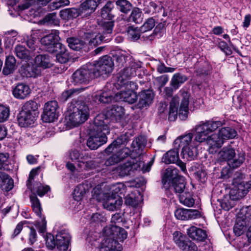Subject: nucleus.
<instances>
[{"label":"nucleus","mask_w":251,"mask_h":251,"mask_svg":"<svg viewBox=\"0 0 251 251\" xmlns=\"http://www.w3.org/2000/svg\"><path fill=\"white\" fill-rule=\"evenodd\" d=\"M114 7V3L112 1H109L105 4L101 11V16L103 19L108 20L112 19L113 16L111 12Z\"/></svg>","instance_id":"nucleus-44"},{"label":"nucleus","mask_w":251,"mask_h":251,"mask_svg":"<svg viewBox=\"0 0 251 251\" xmlns=\"http://www.w3.org/2000/svg\"><path fill=\"white\" fill-rule=\"evenodd\" d=\"M178 170L175 168L170 167L167 168L162 176V183L164 186L169 184L171 181L173 182L175 180L180 177L178 176Z\"/></svg>","instance_id":"nucleus-24"},{"label":"nucleus","mask_w":251,"mask_h":251,"mask_svg":"<svg viewBox=\"0 0 251 251\" xmlns=\"http://www.w3.org/2000/svg\"><path fill=\"white\" fill-rule=\"evenodd\" d=\"M237 132L234 129L230 127H225L219 130L218 136L223 145L224 140L233 139L237 136Z\"/></svg>","instance_id":"nucleus-30"},{"label":"nucleus","mask_w":251,"mask_h":251,"mask_svg":"<svg viewBox=\"0 0 251 251\" xmlns=\"http://www.w3.org/2000/svg\"><path fill=\"white\" fill-rule=\"evenodd\" d=\"M67 43L69 47L73 50H79L82 49L85 45V43L76 38L70 37L67 39Z\"/></svg>","instance_id":"nucleus-46"},{"label":"nucleus","mask_w":251,"mask_h":251,"mask_svg":"<svg viewBox=\"0 0 251 251\" xmlns=\"http://www.w3.org/2000/svg\"><path fill=\"white\" fill-rule=\"evenodd\" d=\"M172 184V186L170 188L171 190H173L176 193L181 194L184 193L186 182L183 177L176 178Z\"/></svg>","instance_id":"nucleus-38"},{"label":"nucleus","mask_w":251,"mask_h":251,"mask_svg":"<svg viewBox=\"0 0 251 251\" xmlns=\"http://www.w3.org/2000/svg\"><path fill=\"white\" fill-rule=\"evenodd\" d=\"M180 249L183 251H197L198 248L194 243L187 239L184 243L183 247H181Z\"/></svg>","instance_id":"nucleus-57"},{"label":"nucleus","mask_w":251,"mask_h":251,"mask_svg":"<svg viewBox=\"0 0 251 251\" xmlns=\"http://www.w3.org/2000/svg\"><path fill=\"white\" fill-rule=\"evenodd\" d=\"M108 120L103 115H98L90 126V136L87 146L92 150H97L107 141L106 135L109 133Z\"/></svg>","instance_id":"nucleus-3"},{"label":"nucleus","mask_w":251,"mask_h":251,"mask_svg":"<svg viewBox=\"0 0 251 251\" xmlns=\"http://www.w3.org/2000/svg\"><path fill=\"white\" fill-rule=\"evenodd\" d=\"M69 158L72 161H75L77 164L82 162L83 160H87L91 158V156L88 153L80 152L76 150H72L69 151Z\"/></svg>","instance_id":"nucleus-32"},{"label":"nucleus","mask_w":251,"mask_h":251,"mask_svg":"<svg viewBox=\"0 0 251 251\" xmlns=\"http://www.w3.org/2000/svg\"><path fill=\"white\" fill-rule=\"evenodd\" d=\"M19 72L23 77H36L40 75L41 70L37 68L34 65L30 66L25 64L21 67Z\"/></svg>","instance_id":"nucleus-25"},{"label":"nucleus","mask_w":251,"mask_h":251,"mask_svg":"<svg viewBox=\"0 0 251 251\" xmlns=\"http://www.w3.org/2000/svg\"><path fill=\"white\" fill-rule=\"evenodd\" d=\"M187 79V77L183 75L177 73L174 75L172 80L171 85L175 89H178L181 84L185 82Z\"/></svg>","instance_id":"nucleus-48"},{"label":"nucleus","mask_w":251,"mask_h":251,"mask_svg":"<svg viewBox=\"0 0 251 251\" xmlns=\"http://www.w3.org/2000/svg\"><path fill=\"white\" fill-rule=\"evenodd\" d=\"M30 200L33 212L41 219V222H37L36 226L40 233H45L46 230L47 222L44 216L42 215V208L39 200L35 194L30 196Z\"/></svg>","instance_id":"nucleus-14"},{"label":"nucleus","mask_w":251,"mask_h":251,"mask_svg":"<svg viewBox=\"0 0 251 251\" xmlns=\"http://www.w3.org/2000/svg\"><path fill=\"white\" fill-rule=\"evenodd\" d=\"M140 201L138 198L136 197L134 194H131L126 196L125 198V203L126 205L136 207L137 206Z\"/></svg>","instance_id":"nucleus-56"},{"label":"nucleus","mask_w":251,"mask_h":251,"mask_svg":"<svg viewBox=\"0 0 251 251\" xmlns=\"http://www.w3.org/2000/svg\"><path fill=\"white\" fill-rule=\"evenodd\" d=\"M0 187L5 191H9L13 187L12 179L5 173L0 172Z\"/></svg>","instance_id":"nucleus-33"},{"label":"nucleus","mask_w":251,"mask_h":251,"mask_svg":"<svg viewBox=\"0 0 251 251\" xmlns=\"http://www.w3.org/2000/svg\"><path fill=\"white\" fill-rule=\"evenodd\" d=\"M123 221V218L120 214L116 213L112 216L111 222L112 223L111 225L108 226H117L120 227V224Z\"/></svg>","instance_id":"nucleus-64"},{"label":"nucleus","mask_w":251,"mask_h":251,"mask_svg":"<svg viewBox=\"0 0 251 251\" xmlns=\"http://www.w3.org/2000/svg\"><path fill=\"white\" fill-rule=\"evenodd\" d=\"M173 238L174 242L180 249L183 247V245L187 240L186 236L179 231H175L173 234Z\"/></svg>","instance_id":"nucleus-54"},{"label":"nucleus","mask_w":251,"mask_h":251,"mask_svg":"<svg viewBox=\"0 0 251 251\" xmlns=\"http://www.w3.org/2000/svg\"><path fill=\"white\" fill-rule=\"evenodd\" d=\"M14 52L16 56L21 59L30 60L32 55L25 46L21 45L15 46Z\"/></svg>","instance_id":"nucleus-37"},{"label":"nucleus","mask_w":251,"mask_h":251,"mask_svg":"<svg viewBox=\"0 0 251 251\" xmlns=\"http://www.w3.org/2000/svg\"><path fill=\"white\" fill-rule=\"evenodd\" d=\"M249 223L247 222L236 219V223L234 225L233 231L237 236L241 235L246 230L247 226Z\"/></svg>","instance_id":"nucleus-50"},{"label":"nucleus","mask_w":251,"mask_h":251,"mask_svg":"<svg viewBox=\"0 0 251 251\" xmlns=\"http://www.w3.org/2000/svg\"><path fill=\"white\" fill-rule=\"evenodd\" d=\"M42 31L40 30H32L31 36L26 41L28 48L32 50H35L36 47L37 39L41 36Z\"/></svg>","instance_id":"nucleus-40"},{"label":"nucleus","mask_w":251,"mask_h":251,"mask_svg":"<svg viewBox=\"0 0 251 251\" xmlns=\"http://www.w3.org/2000/svg\"><path fill=\"white\" fill-rule=\"evenodd\" d=\"M138 97L139 102L138 106L140 108H142L149 105L153 99L152 93L148 90L140 92Z\"/></svg>","instance_id":"nucleus-31"},{"label":"nucleus","mask_w":251,"mask_h":251,"mask_svg":"<svg viewBox=\"0 0 251 251\" xmlns=\"http://www.w3.org/2000/svg\"><path fill=\"white\" fill-rule=\"evenodd\" d=\"M128 38L131 40H137L140 37L141 29L133 26H129L126 30Z\"/></svg>","instance_id":"nucleus-52"},{"label":"nucleus","mask_w":251,"mask_h":251,"mask_svg":"<svg viewBox=\"0 0 251 251\" xmlns=\"http://www.w3.org/2000/svg\"><path fill=\"white\" fill-rule=\"evenodd\" d=\"M91 221L92 223L101 224L106 222V218L100 213H95L92 215Z\"/></svg>","instance_id":"nucleus-63"},{"label":"nucleus","mask_w":251,"mask_h":251,"mask_svg":"<svg viewBox=\"0 0 251 251\" xmlns=\"http://www.w3.org/2000/svg\"><path fill=\"white\" fill-rule=\"evenodd\" d=\"M58 51L56 55L57 61L60 63H65L69 59V54L65 46L61 45V47L58 48Z\"/></svg>","instance_id":"nucleus-45"},{"label":"nucleus","mask_w":251,"mask_h":251,"mask_svg":"<svg viewBox=\"0 0 251 251\" xmlns=\"http://www.w3.org/2000/svg\"><path fill=\"white\" fill-rule=\"evenodd\" d=\"M187 233L190 238L199 241H203L207 237L205 230L194 226H191L187 228Z\"/></svg>","instance_id":"nucleus-27"},{"label":"nucleus","mask_w":251,"mask_h":251,"mask_svg":"<svg viewBox=\"0 0 251 251\" xmlns=\"http://www.w3.org/2000/svg\"><path fill=\"white\" fill-rule=\"evenodd\" d=\"M117 8L124 13H127L132 9L131 3L127 0H117L116 1Z\"/></svg>","instance_id":"nucleus-49"},{"label":"nucleus","mask_w":251,"mask_h":251,"mask_svg":"<svg viewBox=\"0 0 251 251\" xmlns=\"http://www.w3.org/2000/svg\"><path fill=\"white\" fill-rule=\"evenodd\" d=\"M131 163V167H132V171L143 170V171H149L150 167H149V169L147 168L144 170V162L139 158L138 160H132L129 161Z\"/></svg>","instance_id":"nucleus-55"},{"label":"nucleus","mask_w":251,"mask_h":251,"mask_svg":"<svg viewBox=\"0 0 251 251\" xmlns=\"http://www.w3.org/2000/svg\"><path fill=\"white\" fill-rule=\"evenodd\" d=\"M179 199L181 203L188 207L192 206L195 203L191 194L186 191L179 195Z\"/></svg>","instance_id":"nucleus-43"},{"label":"nucleus","mask_w":251,"mask_h":251,"mask_svg":"<svg viewBox=\"0 0 251 251\" xmlns=\"http://www.w3.org/2000/svg\"><path fill=\"white\" fill-rule=\"evenodd\" d=\"M113 23L112 21H106L99 25L98 28H94L88 30L84 33V37L89 42L90 46H96L100 44L104 40L105 36L110 35L113 30Z\"/></svg>","instance_id":"nucleus-7"},{"label":"nucleus","mask_w":251,"mask_h":251,"mask_svg":"<svg viewBox=\"0 0 251 251\" xmlns=\"http://www.w3.org/2000/svg\"><path fill=\"white\" fill-rule=\"evenodd\" d=\"M124 115V109L122 106L113 105L107 110L106 117L114 122H119L121 121Z\"/></svg>","instance_id":"nucleus-23"},{"label":"nucleus","mask_w":251,"mask_h":251,"mask_svg":"<svg viewBox=\"0 0 251 251\" xmlns=\"http://www.w3.org/2000/svg\"><path fill=\"white\" fill-rule=\"evenodd\" d=\"M229 199L230 200L225 198L220 202L221 207L226 211L229 210L234 205V201L235 200H232L230 198Z\"/></svg>","instance_id":"nucleus-60"},{"label":"nucleus","mask_w":251,"mask_h":251,"mask_svg":"<svg viewBox=\"0 0 251 251\" xmlns=\"http://www.w3.org/2000/svg\"><path fill=\"white\" fill-rule=\"evenodd\" d=\"M93 77L89 64L76 71L72 75V82L74 84L87 83Z\"/></svg>","instance_id":"nucleus-16"},{"label":"nucleus","mask_w":251,"mask_h":251,"mask_svg":"<svg viewBox=\"0 0 251 251\" xmlns=\"http://www.w3.org/2000/svg\"><path fill=\"white\" fill-rule=\"evenodd\" d=\"M190 94L184 92L181 94V100L179 108L178 110L177 105L178 103V98L176 96L174 97L170 102L169 112L166 111L167 105L164 103H160L158 112L160 114L165 113L168 115V119L171 121H174L177 118L178 114L181 120H185L188 113V105L189 103Z\"/></svg>","instance_id":"nucleus-4"},{"label":"nucleus","mask_w":251,"mask_h":251,"mask_svg":"<svg viewBox=\"0 0 251 251\" xmlns=\"http://www.w3.org/2000/svg\"><path fill=\"white\" fill-rule=\"evenodd\" d=\"M155 25L154 20L152 18L148 19L144 25L141 27V31L142 32H145L152 29Z\"/></svg>","instance_id":"nucleus-58"},{"label":"nucleus","mask_w":251,"mask_h":251,"mask_svg":"<svg viewBox=\"0 0 251 251\" xmlns=\"http://www.w3.org/2000/svg\"><path fill=\"white\" fill-rule=\"evenodd\" d=\"M179 161L178 151L172 150L167 152L162 157V161L166 164L177 163Z\"/></svg>","instance_id":"nucleus-36"},{"label":"nucleus","mask_w":251,"mask_h":251,"mask_svg":"<svg viewBox=\"0 0 251 251\" xmlns=\"http://www.w3.org/2000/svg\"><path fill=\"white\" fill-rule=\"evenodd\" d=\"M193 137L192 133H188L178 137L174 142L176 149H181L182 158L187 161L194 160L198 155L196 145L192 141Z\"/></svg>","instance_id":"nucleus-6"},{"label":"nucleus","mask_w":251,"mask_h":251,"mask_svg":"<svg viewBox=\"0 0 251 251\" xmlns=\"http://www.w3.org/2000/svg\"><path fill=\"white\" fill-rule=\"evenodd\" d=\"M109 195L110 193L102 191L99 187L95 188L92 191L93 199L102 202L103 204Z\"/></svg>","instance_id":"nucleus-47"},{"label":"nucleus","mask_w":251,"mask_h":251,"mask_svg":"<svg viewBox=\"0 0 251 251\" xmlns=\"http://www.w3.org/2000/svg\"><path fill=\"white\" fill-rule=\"evenodd\" d=\"M237 219L249 223L251 220V206L243 207L237 215Z\"/></svg>","instance_id":"nucleus-41"},{"label":"nucleus","mask_w":251,"mask_h":251,"mask_svg":"<svg viewBox=\"0 0 251 251\" xmlns=\"http://www.w3.org/2000/svg\"><path fill=\"white\" fill-rule=\"evenodd\" d=\"M31 93L29 86L24 83H20L12 89L13 96L18 99L23 100L29 96Z\"/></svg>","instance_id":"nucleus-22"},{"label":"nucleus","mask_w":251,"mask_h":251,"mask_svg":"<svg viewBox=\"0 0 251 251\" xmlns=\"http://www.w3.org/2000/svg\"><path fill=\"white\" fill-rule=\"evenodd\" d=\"M124 185L122 183H117L116 184H114L112 185L111 188L110 190L111 192H110L109 193L110 195H114L115 197H116L117 194H118L119 193H122V190L124 189Z\"/></svg>","instance_id":"nucleus-62"},{"label":"nucleus","mask_w":251,"mask_h":251,"mask_svg":"<svg viewBox=\"0 0 251 251\" xmlns=\"http://www.w3.org/2000/svg\"><path fill=\"white\" fill-rule=\"evenodd\" d=\"M70 112L66 117V125L70 128L79 126L86 121L89 116V108L84 102L71 103Z\"/></svg>","instance_id":"nucleus-5"},{"label":"nucleus","mask_w":251,"mask_h":251,"mask_svg":"<svg viewBox=\"0 0 251 251\" xmlns=\"http://www.w3.org/2000/svg\"><path fill=\"white\" fill-rule=\"evenodd\" d=\"M34 65L38 68L46 69L51 67L52 66V63L49 55L40 54L37 55L35 58Z\"/></svg>","instance_id":"nucleus-29"},{"label":"nucleus","mask_w":251,"mask_h":251,"mask_svg":"<svg viewBox=\"0 0 251 251\" xmlns=\"http://www.w3.org/2000/svg\"><path fill=\"white\" fill-rule=\"evenodd\" d=\"M9 109L2 105H0V123L6 121L9 117Z\"/></svg>","instance_id":"nucleus-59"},{"label":"nucleus","mask_w":251,"mask_h":251,"mask_svg":"<svg viewBox=\"0 0 251 251\" xmlns=\"http://www.w3.org/2000/svg\"><path fill=\"white\" fill-rule=\"evenodd\" d=\"M224 124V121L213 120L201 123L195 127V140L200 143L205 142L211 147H221L222 142L218 134L211 133Z\"/></svg>","instance_id":"nucleus-1"},{"label":"nucleus","mask_w":251,"mask_h":251,"mask_svg":"<svg viewBox=\"0 0 251 251\" xmlns=\"http://www.w3.org/2000/svg\"><path fill=\"white\" fill-rule=\"evenodd\" d=\"M42 22L44 24L47 25H57L59 24V20L55 13H50L46 15Z\"/></svg>","instance_id":"nucleus-53"},{"label":"nucleus","mask_w":251,"mask_h":251,"mask_svg":"<svg viewBox=\"0 0 251 251\" xmlns=\"http://www.w3.org/2000/svg\"><path fill=\"white\" fill-rule=\"evenodd\" d=\"M137 68V65L134 63L130 67H126L121 71L117 76V81L114 83L117 86L133 82L128 81L131 77L136 75V70Z\"/></svg>","instance_id":"nucleus-18"},{"label":"nucleus","mask_w":251,"mask_h":251,"mask_svg":"<svg viewBox=\"0 0 251 251\" xmlns=\"http://www.w3.org/2000/svg\"><path fill=\"white\" fill-rule=\"evenodd\" d=\"M103 238L99 247L100 251H121V242L127 237V232L117 226H105L103 230Z\"/></svg>","instance_id":"nucleus-2"},{"label":"nucleus","mask_w":251,"mask_h":251,"mask_svg":"<svg viewBox=\"0 0 251 251\" xmlns=\"http://www.w3.org/2000/svg\"><path fill=\"white\" fill-rule=\"evenodd\" d=\"M143 20V14L141 10L138 8H134L132 9L129 17V21L136 24L140 23Z\"/></svg>","instance_id":"nucleus-51"},{"label":"nucleus","mask_w":251,"mask_h":251,"mask_svg":"<svg viewBox=\"0 0 251 251\" xmlns=\"http://www.w3.org/2000/svg\"><path fill=\"white\" fill-rule=\"evenodd\" d=\"M59 39L58 31L54 30L43 37L40 42L44 50L48 52L53 53L58 51V48L61 47L62 44L59 42Z\"/></svg>","instance_id":"nucleus-13"},{"label":"nucleus","mask_w":251,"mask_h":251,"mask_svg":"<svg viewBox=\"0 0 251 251\" xmlns=\"http://www.w3.org/2000/svg\"><path fill=\"white\" fill-rule=\"evenodd\" d=\"M220 161H227L228 165L233 168L241 166L245 160V155L238 153L236 155L234 148L230 145L224 147L218 153Z\"/></svg>","instance_id":"nucleus-10"},{"label":"nucleus","mask_w":251,"mask_h":251,"mask_svg":"<svg viewBox=\"0 0 251 251\" xmlns=\"http://www.w3.org/2000/svg\"><path fill=\"white\" fill-rule=\"evenodd\" d=\"M71 237L66 229H62L57 233L55 238L51 234H49L46 238V246L51 250L55 247L60 251H66L70 245Z\"/></svg>","instance_id":"nucleus-9"},{"label":"nucleus","mask_w":251,"mask_h":251,"mask_svg":"<svg viewBox=\"0 0 251 251\" xmlns=\"http://www.w3.org/2000/svg\"><path fill=\"white\" fill-rule=\"evenodd\" d=\"M175 215L178 220H188L200 217V213L197 210L179 208L175 211Z\"/></svg>","instance_id":"nucleus-21"},{"label":"nucleus","mask_w":251,"mask_h":251,"mask_svg":"<svg viewBox=\"0 0 251 251\" xmlns=\"http://www.w3.org/2000/svg\"><path fill=\"white\" fill-rule=\"evenodd\" d=\"M16 59L12 55H9L6 58L5 64L2 73L5 75H8L14 72L15 70Z\"/></svg>","instance_id":"nucleus-34"},{"label":"nucleus","mask_w":251,"mask_h":251,"mask_svg":"<svg viewBox=\"0 0 251 251\" xmlns=\"http://www.w3.org/2000/svg\"><path fill=\"white\" fill-rule=\"evenodd\" d=\"M89 188L90 186L88 183H82L77 186L73 193L74 199L77 201L81 200L89 191Z\"/></svg>","instance_id":"nucleus-35"},{"label":"nucleus","mask_w":251,"mask_h":251,"mask_svg":"<svg viewBox=\"0 0 251 251\" xmlns=\"http://www.w3.org/2000/svg\"><path fill=\"white\" fill-rule=\"evenodd\" d=\"M115 171L121 176H125L130 175L132 171L131 163L127 161L123 164H120L116 168Z\"/></svg>","instance_id":"nucleus-42"},{"label":"nucleus","mask_w":251,"mask_h":251,"mask_svg":"<svg viewBox=\"0 0 251 251\" xmlns=\"http://www.w3.org/2000/svg\"><path fill=\"white\" fill-rule=\"evenodd\" d=\"M244 175L241 173L235 174L233 179L229 197L232 200H239L244 197L251 188V181L244 180Z\"/></svg>","instance_id":"nucleus-8"},{"label":"nucleus","mask_w":251,"mask_h":251,"mask_svg":"<svg viewBox=\"0 0 251 251\" xmlns=\"http://www.w3.org/2000/svg\"><path fill=\"white\" fill-rule=\"evenodd\" d=\"M123 203L120 198H116L114 195H109L106 200L104 201L103 206L104 208L109 210L114 211L118 208Z\"/></svg>","instance_id":"nucleus-28"},{"label":"nucleus","mask_w":251,"mask_h":251,"mask_svg":"<svg viewBox=\"0 0 251 251\" xmlns=\"http://www.w3.org/2000/svg\"><path fill=\"white\" fill-rule=\"evenodd\" d=\"M116 89L114 83H107L103 91L99 95L94 96V99L96 102L108 103L115 101Z\"/></svg>","instance_id":"nucleus-15"},{"label":"nucleus","mask_w":251,"mask_h":251,"mask_svg":"<svg viewBox=\"0 0 251 251\" xmlns=\"http://www.w3.org/2000/svg\"><path fill=\"white\" fill-rule=\"evenodd\" d=\"M115 87L116 90H119L115 94V101H124L131 104L136 101L138 96L135 90L137 86L135 83H124L118 86L115 84Z\"/></svg>","instance_id":"nucleus-11"},{"label":"nucleus","mask_w":251,"mask_h":251,"mask_svg":"<svg viewBox=\"0 0 251 251\" xmlns=\"http://www.w3.org/2000/svg\"><path fill=\"white\" fill-rule=\"evenodd\" d=\"M106 0H86L80 5V10L83 15L87 18L96 9L98 6L105 1Z\"/></svg>","instance_id":"nucleus-20"},{"label":"nucleus","mask_w":251,"mask_h":251,"mask_svg":"<svg viewBox=\"0 0 251 251\" xmlns=\"http://www.w3.org/2000/svg\"><path fill=\"white\" fill-rule=\"evenodd\" d=\"M57 102L55 100L50 101L45 104L44 112L42 115L43 121L46 123L53 122L58 117Z\"/></svg>","instance_id":"nucleus-17"},{"label":"nucleus","mask_w":251,"mask_h":251,"mask_svg":"<svg viewBox=\"0 0 251 251\" xmlns=\"http://www.w3.org/2000/svg\"><path fill=\"white\" fill-rule=\"evenodd\" d=\"M77 166L81 170H89L94 167V162L92 160H83L77 164Z\"/></svg>","instance_id":"nucleus-61"},{"label":"nucleus","mask_w":251,"mask_h":251,"mask_svg":"<svg viewBox=\"0 0 251 251\" xmlns=\"http://www.w3.org/2000/svg\"><path fill=\"white\" fill-rule=\"evenodd\" d=\"M38 170V168H36L32 169L29 175L28 179L27 181V186L28 188L31 189L32 192L37 193L39 196L43 197L50 190V187L47 185L44 186L40 182H36L34 184L33 188H32L30 184L34 176L36 175Z\"/></svg>","instance_id":"nucleus-19"},{"label":"nucleus","mask_w":251,"mask_h":251,"mask_svg":"<svg viewBox=\"0 0 251 251\" xmlns=\"http://www.w3.org/2000/svg\"><path fill=\"white\" fill-rule=\"evenodd\" d=\"M36 117L34 114L21 111L18 116V124L21 127H27L34 124Z\"/></svg>","instance_id":"nucleus-26"},{"label":"nucleus","mask_w":251,"mask_h":251,"mask_svg":"<svg viewBox=\"0 0 251 251\" xmlns=\"http://www.w3.org/2000/svg\"><path fill=\"white\" fill-rule=\"evenodd\" d=\"M38 109L37 103L34 101L29 100L25 103L22 106L21 111L32 114H34V116L38 117L39 114Z\"/></svg>","instance_id":"nucleus-39"},{"label":"nucleus","mask_w":251,"mask_h":251,"mask_svg":"<svg viewBox=\"0 0 251 251\" xmlns=\"http://www.w3.org/2000/svg\"><path fill=\"white\" fill-rule=\"evenodd\" d=\"M114 64L109 56H104L94 65L89 64L94 77L107 75L112 72Z\"/></svg>","instance_id":"nucleus-12"}]
</instances>
